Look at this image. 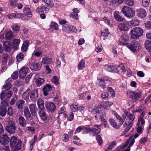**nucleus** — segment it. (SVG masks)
Returning a JSON list of instances; mask_svg holds the SVG:
<instances>
[{
    "mask_svg": "<svg viewBox=\"0 0 151 151\" xmlns=\"http://www.w3.org/2000/svg\"><path fill=\"white\" fill-rule=\"evenodd\" d=\"M126 46L132 51L135 52L139 50L140 46V41L139 40H136L132 42L131 44L127 43Z\"/></svg>",
    "mask_w": 151,
    "mask_h": 151,
    "instance_id": "nucleus-1",
    "label": "nucleus"
},
{
    "mask_svg": "<svg viewBox=\"0 0 151 151\" xmlns=\"http://www.w3.org/2000/svg\"><path fill=\"white\" fill-rule=\"evenodd\" d=\"M122 12L125 16L129 18L133 17L135 14L134 10L132 8L127 6L123 7Z\"/></svg>",
    "mask_w": 151,
    "mask_h": 151,
    "instance_id": "nucleus-2",
    "label": "nucleus"
},
{
    "mask_svg": "<svg viewBox=\"0 0 151 151\" xmlns=\"http://www.w3.org/2000/svg\"><path fill=\"white\" fill-rule=\"evenodd\" d=\"M142 33V29L138 27H135L130 31V37L132 39H138L141 37Z\"/></svg>",
    "mask_w": 151,
    "mask_h": 151,
    "instance_id": "nucleus-3",
    "label": "nucleus"
},
{
    "mask_svg": "<svg viewBox=\"0 0 151 151\" xmlns=\"http://www.w3.org/2000/svg\"><path fill=\"white\" fill-rule=\"evenodd\" d=\"M126 93L130 97L133 102H134L138 99L141 95L140 92H137L130 90H127Z\"/></svg>",
    "mask_w": 151,
    "mask_h": 151,
    "instance_id": "nucleus-4",
    "label": "nucleus"
},
{
    "mask_svg": "<svg viewBox=\"0 0 151 151\" xmlns=\"http://www.w3.org/2000/svg\"><path fill=\"white\" fill-rule=\"evenodd\" d=\"M130 28L129 21H125L123 22L119 23L118 25V29L121 31L125 32L128 31Z\"/></svg>",
    "mask_w": 151,
    "mask_h": 151,
    "instance_id": "nucleus-5",
    "label": "nucleus"
},
{
    "mask_svg": "<svg viewBox=\"0 0 151 151\" xmlns=\"http://www.w3.org/2000/svg\"><path fill=\"white\" fill-rule=\"evenodd\" d=\"M16 128L14 122L13 121L9 120L6 127V129L8 132L12 134L15 132Z\"/></svg>",
    "mask_w": 151,
    "mask_h": 151,
    "instance_id": "nucleus-6",
    "label": "nucleus"
},
{
    "mask_svg": "<svg viewBox=\"0 0 151 151\" xmlns=\"http://www.w3.org/2000/svg\"><path fill=\"white\" fill-rule=\"evenodd\" d=\"M62 30L63 32L68 33L76 32L77 31V29L75 27L70 24H66L63 26Z\"/></svg>",
    "mask_w": 151,
    "mask_h": 151,
    "instance_id": "nucleus-7",
    "label": "nucleus"
},
{
    "mask_svg": "<svg viewBox=\"0 0 151 151\" xmlns=\"http://www.w3.org/2000/svg\"><path fill=\"white\" fill-rule=\"evenodd\" d=\"M125 114L127 115V118L126 119L124 123L125 124H129L130 123L132 124L133 125L132 122L134 120L135 115L130 113L129 112H126Z\"/></svg>",
    "mask_w": 151,
    "mask_h": 151,
    "instance_id": "nucleus-8",
    "label": "nucleus"
},
{
    "mask_svg": "<svg viewBox=\"0 0 151 151\" xmlns=\"http://www.w3.org/2000/svg\"><path fill=\"white\" fill-rule=\"evenodd\" d=\"M142 117L140 116L139 118L137 123V134H136L134 136L135 138H136L141 134V132L142 131Z\"/></svg>",
    "mask_w": 151,
    "mask_h": 151,
    "instance_id": "nucleus-9",
    "label": "nucleus"
},
{
    "mask_svg": "<svg viewBox=\"0 0 151 151\" xmlns=\"http://www.w3.org/2000/svg\"><path fill=\"white\" fill-rule=\"evenodd\" d=\"M46 108L47 110L51 112H54L56 109V106L54 103L52 102H47L45 103Z\"/></svg>",
    "mask_w": 151,
    "mask_h": 151,
    "instance_id": "nucleus-10",
    "label": "nucleus"
},
{
    "mask_svg": "<svg viewBox=\"0 0 151 151\" xmlns=\"http://www.w3.org/2000/svg\"><path fill=\"white\" fill-rule=\"evenodd\" d=\"M12 95V91H9L7 92L4 93L2 92L0 94V99L2 101L3 100H6V99H10Z\"/></svg>",
    "mask_w": 151,
    "mask_h": 151,
    "instance_id": "nucleus-11",
    "label": "nucleus"
},
{
    "mask_svg": "<svg viewBox=\"0 0 151 151\" xmlns=\"http://www.w3.org/2000/svg\"><path fill=\"white\" fill-rule=\"evenodd\" d=\"M30 92V97L31 99L33 101H35L38 97V90H32Z\"/></svg>",
    "mask_w": 151,
    "mask_h": 151,
    "instance_id": "nucleus-12",
    "label": "nucleus"
},
{
    "mask_svg": "<svg viewBox=\"0 0 151 151\" xmlns=\"http://www.w3.org/2000/svg\"><path fill=\"white\" fill-rule=\"evenodd\" d=\"M24 115L26 119L29 121L33 120L34 118L31 116L29 110L27 107H25L24 110Z\"/></svg>",
    "mask_w": 151,
    "mask_h": 151,
    "instance_id": "nucleus-13",
    "label": "nucleus"
},
{
    "mask_svg": "<svg viewBox=\"0 0 151 151\" xmlns=\"http://www.w3.org/2000/svg\"><path fill=\"white\" fill-rule=\"evenodd\" d=\"M9 139L7 135L4 134L0 136V143L4 145L7 144L9 142Z\"/></svg>",
    "mask_w": 151,
    "mask_h": 151,
    "instance_id": "nucleus-14",
    "label": "nucleus"
},
{
    "mask_svg": "<svg viewBox=\"0 0 151 151\" xmlns=\"http://www.w3.org/2000/svg\"><path fill=\"white\" fill-rule=\"evenodd\" d=\"M22 144L21 141L19 139L18 141L16 143L15 146L11 147V151H18L19 150H20L21 149Z\"/></svg>",
    "mask_w": 151,
    "mask_h": 151,
    "instance_id": "nucleus-15",
    "label": "nucleus"
},
{
    "mask_svg": "<svg viewBox=\"0 0 151 151\" xmlns=\"http://www.w3.org/2000/svg\"><path fill=\"white\" fill-rule=\"evenodd\" d=\"M4 48L6 52H10L12 50V45L9 41H5L3 43Z\"/></svg>",
    "mask_w": 151,
    "mask_h": 151,
    "instance_id": "nucleus-16",
    "label": "nucleus"
},
{
    "mask_svg": "<svg viewBox=\"0 0 151 151\" xmlns=\"http://www.w3.org/2000/svg\"><path fill=\"white\" fill-rule=\"evenodd\" d=\"M41 67V65L39 63H32L30 65V68L32 70L36 71L39 70Z\"/></svg>",
    "mask_w": 151,
    "mask_h": 151,
    "instance_id": "nucleus-17",
    "label": "nucleus"
},
{
    "mask_svg": "<svg viewBox=\"0 0 151 151\" xmlns=\"http://www.w3.org/2000/svg\"><path fill=\"white\" fill-rule=\"evenodd\" d=\"M28 71L27 68L23 67L21 68L19 71V76L22 78H24L26 75Z\"/></svg>",
    "mask_w": 151,
    "mask_h": 151,
    "instance_id": "nucleus-18",
    "label": "nucleus"
},
{
    "mask_svg": "<svg viewBox=\"0 0 151 151\" xmlns=\"http://www.w3.org/2000/svg\"><path fill=\"white\" fill-rule=\"evenodd\" d=\"M29 108L33 116L35 117L37 116V113L36 112V106L35 104H30Z\"/></svg>",
    "mask_w": 151,
    "mask_h": 151,
    "instance_id": "nucleus-19",
    "label": "nucleus"
},
{
    "mask_svg": "<svg viewBox=\"0 0 151 151\" xmlns=\"http://www.w3.org/2000/svg\"><path fill=\"white\" fill-rule=\"evenodd\" d=\"M45 110V109H39L38 111V114L41 119L44 121H46L47 119Z\"/></svg>",
    "mask_w": 151,
    "mask_h": 151,
    "instance_id": "nucleus-20",
    "label": "nucleus"
},
{
    "mask_svg": "<svg viewBox=\"0 0 151 151\" xmlns=\"http://www.w3.org/2000/svg\"><path fill=\"white\" fill-rule=\"evenodd\" d=\"M20 40L15 39H14L12 41V47L14 50H17L19 47V45L20 42Z\"/></svg>",
    "mask_w": 151,
    "mask_h": 151,
    "instance_id": "nucleus-21",
    "label": "nucleus"
},
{
    "mask_svg": "<svg viewBox=\"0 0 151 151\" xmlns=\"http://www.w3.org/2000/svg\"><path fill=\"white\" fill-rule=\"evenodd\" d=\"M52 89V86L49 84L46 85L43 89V94L45 96L48 95V92H49Z\"/></svg>",
    "mask_w": 151,
    "mask_h": 151,
    "instance_id": "nucleus-22",
    "label": "nucleus"
},
{
    "mask_svg": "<svg viewBox=\"0 0 151 151\" xmlns=\"http://www.w3.org/2000/svg\"><path fill=\"white\" fill-rule=\"evenodd\" d=\"M23 12L25 16L30 18L32 16V13L29 8L27 7H25L23 9Z\"/></svg>",
    "mask_w": 151,
    "mask_h": 151,
    "instance_id": "nucleus-23",
    "label": "nucleus"
},
{
    "mask_svg": "<svg viewBox=\"0 0 151 151\" xmlns=\"http://www.w3.org/2000/svg\"><path fill=\"white\" fill-rule=\"evenodd\" d=\"M73 12L70 14V17L74 19H77L78 18V13L79 11L77 9L74 8L73 9Z\"/></svg>",
    "mask_w": 151,
    "mask_h": 151,
    "instance_id": "nucleus-24",
    "label": "nucleus"
},
{
    "mask_svg": "<svg viewBox=\"0 0 151 151\" xmlns=\"http://www.w3.org/2000/svg\"><path fill=\"white\" fill-rule=\"evenodd\" d=\"M18 119L19 124L23 127H25L27 124V122L24 118L21 116L19 117Z\"/></svg>",
    "mask_w": 151,
    "mask_h": 151,
    "instance_id": "nucleus-25",
    "label": "nucleus"
},
{
    "mask_svg": "<svg viewBox=\"0 0 151 151\" xmlns=\"http://www.w3.org/2000/svg\"><path fill=\"white\" fill-rule=\"evenodd\" d=\"M14 36V34L12 31H9L5 34V38L6 40H10L13 38Z\"/></svg>",
    "mask_w": 151,
    "mask_h": 151,
    "instance_id": "nucleus-26",
    "label": "nucleus"
},
{
    "mask_svg": "<svg viewBox=\"0 0 151 151\" xmlns=\"http://www.w3.org/2000/svg\"><path fill=\"white\" fill-rule=\"evenodd\" d=\"M124 127H126V128L121 134V136H123L126 134L132 126V124L131 123L129 124H125V123H124Z\"/></svg>",
    "mask_w": 151,
    "mask_h": 151,
    "instance_id": "nucleus-27",
    "label": "nucleus"
},
{
    "mask_svg": "<svg viewBox=\"0 0 151 151\" xmlns=\"http://www.w3.org/2000/svg\"><path fill=\"white\" fill-rule=\"evenodd\" d=\"M24 103V101L23 100H20L18 101L16 104L18 109L21 110L23 109Z\"/></svg>",
    "mask_w": 151,
    "mask_h": 151,
    "instance_id": "nucleus-28",
    "label": "nucleus"
},
{
    "mask_svg": "<svg viewBox=\"0 0 151 151\" xmlns=\"http://www.w3.org/2000/svg\"><path fill=\"white\" fill-rule=\"evenodd\" d=\"M37 105L39 109H45L44 101L41 99H39L37 101Z\"/></svg>",
    "mask_w": 151,
    "mask_h": 151,
    "instance_id": "nucleus-29",
    "label": "nucleus"
},
{
    "mask_svg": "<svg viewBox=\"0 0 151 151\" xmlns=\"http://www.w3.org/2000/svg\"><path fill=\"white\" fill-rule=\"evenodd\" d=\"M119 12H115L114 13V18L118 22H122L123 21L124 19L119 14Z\"/></svg>",
    "mask_w": 151,
    "mask_h": 151,
    "instance_id": "nucleus-30",
    "label": "nucleus"
},
{
    "mask_svg": "<svg viewBox=\"0 0 151 151\" xmlns=\"http://www.w3.org/2000/svg\"><path fill=\"white\" fill-rule=\"evenodd\" d=\"M31 89V87H29L23 93L22 98L26 100L29 98V94Z\"/></svg>",
    "mask_w": 151,
    "mask_h": 151,
    "instance_id": "nucleus-31",
    "label": "nucleus"
},
{
    "mask_svg": "<svg viewBox=\"0 0 151 151\" xmlns=\"http://www.w3.org/2000/svg\"><path fill=\"white\" fill-rule=\"evenodd\" d=\"M129 37L128 35L126 34H123L120 37L121 41L124 43L126 42L129 40Z\"/></svg>",
    "mask_w": 151,
    "mask_h": 151,
    "instance_id": "nucleus-32",
    "label": "nucleus"
},
{
    "mask_svg": "<svg viewBox=\"0 0 151 151\" xmlns=\"http://www.w3.org/2000/svg\"><path fill=\"white\" fill-rule=\"evenodd\" d=\"M85 62L83 59H82L78 63L77 65V68L78 70L83 69L85 67Z\"/></svg>",
    "mask_w": 151,
    "mask_h": 151,
    "instance_id": "nucleus-33",
    "label": "nucleus"
},
{
    "mask_svg": "<svg viewBox=\"0 0 151 151\" xmlns=\"http://www.w3.org/2000/svg\"><path fill=\"white\" fill-rule=\"evenodd\" d=\"M52 62V59L47 57H43L42 59V63L43 64H50Z\"/></svg>",
    "mask_w": 151,
    "mask_h": 151,
    "instance_id": "nucleus-34",
    "label": "nucleus"
},
{
    "mask_svg": "<svg viewBox=\"0 0 151 151\" xmlns=\"http://www.w3.org/2000/svg\"><path fill=\"white\" fill-rule=\"evenodd\" d=\"M145 46L147 50L150 52H151V41H146L145 43Z\"/></svg>",
    "mask_w": 151,
    "mask_h": 151,
    "instance_id": "nucleus-35",
    "label": "nucleus"
},
{
    "mask_svg": "<svg viewBox=\"0 0 151 151\" xmlns=\"http://www.w3.org/2000/svg\"><path fill=\"white\" fill-rule=\"evenodd\" d=\"M129 142L126 141V144H124L122 146L117 148L114 151H124L125 148L129 144Z\"/></svg>",
    "mask_w": 151,
    "mask_h": 151,
    "instance_id": "nucleus-36",
    "label": "nucleus"
},
{
    "mask_svg": "<svg viewBox=\"0 0 151 151\" xmlns=\"http://www.w3.org/2000/svg\"><path fill=\"white\" fill-rule=\"evenodd\" d=\"M129 25L131 26H135L138 25L139 23V21L138 19H133L129 21Z\"/></svg>",
    "mask_w": 151,
    "mask_h": 151,
    "instance_id": "nucleus-37",
    "label": "nucleus"
},
{
    "mask_svg": "<svg viewBox=\"0 0 151 151\" xmlns=\"http://www.w3.org/2000/svg\"><path fill=\"white\" fill-rule=\"evenodd\" d=\"M89 126H83V133L84 134H88V133L92 132V128H90Z\"/></svg>",
    "mask_w": 151,
    "mask_h": 151,
    "instance_id": "nucleus-38",
    "label": "nucleus"
},
{
    "mask_svg": "<svg viewBox=\"0 0 151 151\" xmlns=\"http://www.w3.org/2000/svg\"><path fill=\"white\" fill-rule=\"evenodd\" d=\"M116 145V142L115 141H113L110 142L109 145V146L105 150L106 151H109L110 150H111Z\"/></svg>",
    "mask_w": 151,
    "mask_h": 151,
    "instance_id": "nucleus-39",
    "label": "nucleus"
},
{
    "mask_svg": "<svg viewBox=\"0 0 151 151\" xmlns=\"http://www.w3.org/2000/svg\"><path fill=\"white\" fill-rule=\"evenodd\" d=\"M29 41H25L24 42L21 47L22 50L23 51H26L27 50L29 46Z\"/></svg>",
    "mask_w": 151,
    "mask_h": 151,
    "instance_id": "nucleus-40",
    "label": "nucleus"
},
{
    "mask_svg": "<svg viewBox=\"0 0 151 151\" xmlns=\"http://www.w3.org/2000/svg\"><path fill=\"white\" fill-rule=\"evenodd\" d=\"M109 121L110 124L114 128L118 129L119 128L118 125L116 123L115 121L112 119H109Z\"/></svg>",
    "mask_w": 151,
    "mask_h": 151,
    "instance_id": "nucleus-41",
    "label": "nucleus"
},
{
    "mask_svg": "<svg viewBox=\"0 0 151 151\" xmlns=\"http://www.w3.org/2000/svg\"><path fill=\"white\" fill-rule=\"evenodd\" d=\"M92 129L91 132L93 134V136L99 134L101 131V129L100 128H96L94 127H92Z\"/></svg>",
    "mask_w": 151,
    "mask_h": 151,
    "instance_id": "nucleus-42",
    "label": "nucleus"
},
{
    "mask_svg": "<svg viewBox=\"0 0 151 151\" xmlns=\"http://www.w3.org/2000/svg\"><path fill=\"white\" fill-rule=\"evenodd\" d=\"M18 141L17 138L15 136L12 137L11 138L10 140V145L11 146H13L14 147L15 146L16 143Z\"/></svg>",
    "mask_w": 151,
    "mask_h": 151,
    "instance_id": "nucleus-43",
    "label": "nucleus"
},
{
    "mask_svg": "<svg viewBox=\"0 0 151 151\" xmlns=\"http://www.w3.org/2000/svg\"><path fill=\"white\" fill-rule=\"evenodd\" d=\"M12 29L14 32H18L19 30L20 26L17 24L14 23L12 26Z\"/></svg>",
    "mask_w": 151,
    "mask_h": 151,
    "instance_id": "nucleus-44",
    "label": "nucleus"
},
{
    "mask_svg": "<svg viewBox=\"0 0 151 151\" xmlns=\"http://www.w3.org/2000/svg\"><path fill=\"white\" fill-rule=\"evenodd\" d=\"M6 113V109L5 107L0 106V115L2 116H4Z\"/></svg>",
    "mask_w": 151,
    "mask_h": 151,
    "instance_id": "nucleus-45",
    "label": "nucleus"
},
{
    "mask_svg": "<svg viewBox=\"0 0 151 151\" xmlns=\"http://www.w3.org/2000/svg\"><path fill=\"white\" fill-rule=\"evenodd\" d=\"M78 105L76 103L73 104L70 106L71 110L73 112H76L78 110Z\"/></svg>",
    "mask_w": 151,
    "mask_h": 151,
    "instance_id": "nucleus-46",
    "label": "nucleus"
},
{
    "mask_svg": "<svg viewBox=\"0 0 151 151\" xmlns=\"http://www.w3.org/2000/svg\"><path fill=\"white\" fill-rule=\"evenodd\" d=\"M98 115L99 116L100 119L101 121H103L104 122L106 121L105 119L104 118L106 115V114L104 111L103 112L99 111L98 113Z\"/></svg>",
    "mask_w": 151,
    "mask_h": 151,
    "instance_id": "nucleus-47",
    "label": "nucleus"
},
{
    "mask_svg": "<svg viewBox=\"0 0 151 151\" xmlns=\"http://www.w3.org/2000/svg\"><path fill=\"white\" fill-rule=\"evenodd\" d=\"M104 77H101L100 79H98V82H101L102 83V84H99L100 86L101 87L104 89L106 88L105 86L106 83L104 82Z\"/></svg>",
    "mask_w": 151,
    "mask_h": 151,
    "instance_id": "nucleus-48",
    "label": "nucleus"
},
{
    "mask_svg": "<svg viewBox=\"0 0 151 151\" xmlns=\"http://www.w3.org/2000/svg\"><path fill=\"white\" fill-rule=\"evenodd\" d=\"M42 54V52L41 50H35L34 52L32 53L33 55H35L37 57H40Z\"/></svg>",
    "mask_w": 151,
    "mask_h": 151,
    "instance_id": "nucleus-49",
    "label": "nucleus"
},
{
    "mask_svg": "<svg viewBox=\"0 0 151 151\" xmlns=\"http://www.w3.org/2000/svg\"><path fill=\"white\" fill-rule=\"evenodd\" d=\"M44 82L45 80L43 78H40L37 80L36 83L37 85L39 86L42 85Z\"/></svg>",
    "mask_w": 151,
    "mask_h": 151,
    "instance_id": "nucleus-50",
    "label": "nucleus"
},
{
    "mask_svg": "<svg viewBox=\"0 0 151 151\" xmlns=\"http://www.w3.org/2000/svg\"><path fill=\"white\" fill-rule=\"evenodd\" d=\"M50 28L55 30H58V25L55 22H51L50 25Z\"/></svg>",
    "mask_w": 151,
    "mask_h": 151,
    "instance_id": "nucleus-51",
    "label": "nucleus"
},
{
    "mask_svg": "<svg viewBox=\"0 0 151 151\" xmlns=\"http://www.w3.org/2000/svg\"><path fill=\"white\" fill-rule=\"evenodd\" d=\"M119 70H121L122 74H124L126 71L125 67L123 64L120 65L118 66Z\"/></svg>",
    "mask_w": 151,
    "mask_h": 151,
    "instance_id": "nucleus-52",
    "label": "nucleus"
},
{
    "mask_svg": "<svg viewBox=\"0 0 151 151\" xmlns=\"http://www.w3.org/2000/svg\"><path fill=\"white\" fill-rule=\"evenodd\" d=\"M43 2L45 3L49 7H52L53 6V3L51 0H42Z\"/></svg>",
    "mask_w": 151,
    "mask_h": 151,
    "instance_id": "nucleus-53",
    "label": "nucleus"
},
{
    "mask_svg": "<svg viewBox=\"0 0 151 151\" xmlns=\"http://www.w3.org/2000/svg\"><path fill=\"white\" fill-rule=\"evenodd\" d=\"M24 57L23 54L22 53H20L17 56V61L19 62L23 60Z\"/></svg>",
    "mask_w": 151,
    "mask_h": 151,
    "instance_id": "nucleus-54",
    "label": "nucleus"
},
{
    "mask_svg": "<svg viewBox=\"0 0 151 151\" xmlns=\"http://www.w3.org/2000/svg\"><path fill=\"white\" fill-rule=\"evenodd\" d=\"M52 82L56 85L59 84V80L56 76H54L52 78Z\"/></svg>",
    "mask_w": 151,
    "mask_h": 151,
    "instance_id": "nucleus-55",
    "label": "nucleus"
},
{
    "mask_svg": "<svg viewBox=\"0 0 151 151\" xmlns=\"http://www.w3.org/2000/svg\"><path fill=\"white\" fill-rule=\"evenodd\" d=\"M12 87V84L10 83H5V84L3 86L2 88H5L6 90H8Z\"/></svg>",
    "mask_w": 151,
    "mask_h": 151,
    "instance_id": "nucleus-56",
    "label": "nucleus"
},
{
    "mask_svg": "<svg viewBox=\"0 0 151 151\" xmlns=\"http://www.w3.org/2000/svg\"><path fill=\"white\" fill-rule=\"evenodd\" d=\"M113 103L109 101H107L104 104V109H107L111 106Z\"/></svg>",
    "mask_w": 151,
    "mask_h": 151,
    "instance_id": "nucleus-57",
    "label": "nucleus"
},
{
    "mask_svg": "<svg viewBox=\"0 0 151 151\" xmlns=\"http://www.w3.org/2000/svg\"><path fill=\"white\" fill-rule=\"evenodd\" d=\"M9 2L10 6L12 7H16V4L17 2V0H11Z\"/></svg>",
    "mask_w": 151,
    "mask_h": 151,
    "instance_id": "nucleus-58",
    "label": "nucleus"
},
{
    "mask_svg": "<svg viewBox=\"0 0 151 151\" xmlns=\"http://www.w3.org/2000/svg\"><path fill=\"white\" fill-rule=\"evenodd\" d=\"M96 139L99 144L101 145L103 143V140L101 137L100 135H98L96 137Z\"/></svg>",
    "mask_w": 151,
    "mask_h": 151,
    "instance_id": "nucleus-59",
    "label": "nucleus"
},
{
    "mask_svg": "<svg viewBox=\"0 0 151 151\" xmlns=\"http://www.w3.org/2000/svg\"><path fill=\"white\" fill-rule=\"evenodd\" d=\"M109 32L108 29H105L101 32V35L104 37H106L108 36Z\"/></svg>",
    "mask_w": 151,
    "mask_h": 151,
    "instance_id": "nucleus-60",
    "label": "nucleus"
},
{
    "mask_svg": "<svg viewBox=\"0 0 151 151\" xmlns=\"http://www.w3.org/2000/svg\"><path fill=\"white\" fill-rule=\"evenodd\" d=\"M150 0H142V5L144 7H147L149 4Z\"/></svg>",
    "mask_w": 151,
    "mask_h": 151,
    "instance_id": "nucleus-61",
    "label": "nucleus"
},
{
    "mask_svg": "<svg viewBox=\"0 0 151 151\" xmlns=\"http://www.w3.org/2000/svg\"><path fill=\"white\" fill-rule=\"evenodd\" d=\"M11 76L12 78L14 80H16L17 79L18 76V71H14L11 75Z\"/></svg>",
    "mask_w": 151,
    "mask_h": 151,
    "instance_id": "nucleus-62",
    "label": "nucleus"
},
{
    "mask_svg": "<svg viewBox=\"0 0 151 151\" xmlns=\"http://www.w3.org/2000/svg\"><path fill=\"white\" fill-rule=\"evenodd\" d=\"M126 5L130 6H132L133 5L134 2L133 0H127L125 2Z\"/></svg>",
    "mask_w": 151,
    "mask_h": 151,
    "instance_id": "nucleus-63",
    "label": "nucleus"
},
{
    "mask_svg": "<svg viewBox=\"0 0 151 151\" xmlns=\"http://www.w3.org/2000/svg\"><path fill=\"white\" fill-rule=\"evenodd\" d=\"M109 97V93L107 92H105L101 94V97L103 100H105L108 98Z\"/></svg>",
    "mask_w": 151,
    "mask_h": 151,
    "instance_id": "nucleus-64",
    "label": "nucleus"
}]
</instances>
